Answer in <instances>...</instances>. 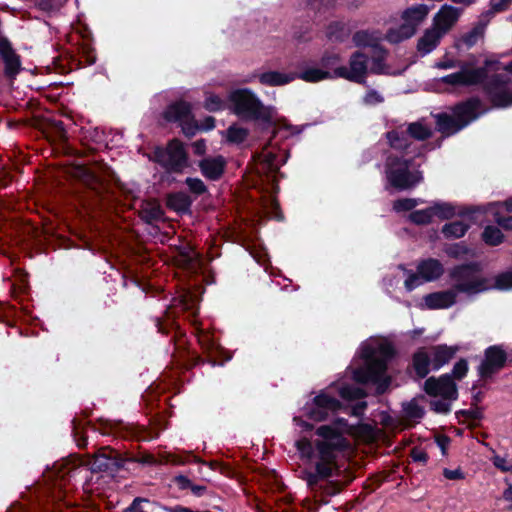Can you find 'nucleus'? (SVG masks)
Listing matches in <instances>:
<instances>
[{"mask_svg":"<svg viewBox=\"0 0 512 512\" xmlns=\"http://www.w3.org/2000/svg\"><path fill=\"white\" fill-rule=\"evenodd\" d=\"M479 64V57L476 55L459 61L450 59V68H459V71L450 73V86H483L489 79V74L500 69L501 63L494 58H485L483 63Z\"/></svg>","mask_w":512,"mask_h":512,"instance_id":"obj_1","label":"nucleus"},{"mask_svg":"<svg viewBox=\"0 0 512 512\" xmlns=\"http://www.w3.org/2000/svg\"><path fill=\"white\" fill-rule=\"evenodd\" d=\"M233 113L242 120L258 121L270 126L273 124L274 109L265 106L262 101L247 88L236 89L229 95Z\"/></svg>","mask_w":512,"mask_h":512,"instance_id":"obj_2","label":"nucleus"},{"mask_svg":"<svg viewBox=\"0 0 512 512\" xmlns=\"http://www.w3.org/2000/svg\"><path fill=\"white\" fill-rule=\"evenodd\" d=\"M450 278L456 281V290L468 296L488 292L489 276L483 274L479 261H470L450 269Z\"/></svg>","mask_w":512,"mask_h":512,"instance_id":"obj_3","label":"nucleus"},{"mask_svg":"<svg viewBox=\"0 0 512 512\" xmlns=\"http://www.w3.org/2000/svg\"><path fill=\"white\" fill-rule=\"evenodd\" d=\"M413 157L389 155L386 161V175L389 184L399 190H409L419 184L423 177L420 171H410Z\"/></svg>","mask_w":512,"mask_h":512,"instance_id":"obj_4","label":"nucleus"},{"mask_svg":"<svg viewBox=\"0 0 512 512\" xmlns=\"http://www.w3.org/2000/svg\"><path fill=\"white\" fill-rule=\"evenodd\" d=\"M150 160L169 174H181L189 166V155L184 144L177 138L168 141L166 147L156 146Z\"/></svg>","mask_w":512,"mask_h":512,"instance_id":"obj_5","label":"nucleus"},{"mask_svg":"<svg viewBox=\"0 0 512 512\" xmlns=\"http://www.w3.org/2000/svg\"><path fill=\"white\" fill-rule=\"evenodd\" d=\"M510 362L507 352L502 345H491L484 350V357L477 367V373L482 384L480 387L487 388L486 382L493 378L495 374L500 372ZM479 385L473 384L471 390L474 392Z\"/></svg>","mask_w":512,"mask_h":512,"instance_id":"obj_6","label":"nucleus"},{"mask_svg":"<svg viewBox=\"0 0 512 512\" xmlns=\"http://www.w3.org/2000/svg\"><path fill=\"white\" fill-rule=\"evenodd\" d=\"M479 97H470L450 108V136L479 118L486 110Z\"/></svg>","mask_w":512,"mask_h":512,"instance_id":"obj_7","label":"nucleus"},{"mask_svg":"<svg viewBox=\"0 0 512 512\" xmlns=\"http://www.w3.org/2000/svg\"><path fill=\"white\" fill-rule=\"evenodd\" d=\"M127 459L116 450L109 446L102 447L87 462L91 473H105L108 476L115 477L116 474L125 467Z\"/></svg>","mask_w":512,"mask_h":512,"instance_id":"obj_8","label":"nucleus"},{"mask_svg":"<svg viewBox=\"0 0 512 512\" xmlns=\"http://www.w3.org/2000/svg\"><path fill=\"white\" fill-rule=\"evenodd\" d=\"M492 73L482 87L483 93L495 108L512 106V90L508 88L510 79L497 72Z\"/></svg>","mask_w":512,"mask_h":512,"instance_id":"obj_9","label":"nucleus"},{"mask_svg":"<svg viewBox=\"0 0 512 512\" xmlns=\"http://www.w3.org/2000/svg\"><path fill=\"white\" fill-rule=\"evenodd\" d=\"M408 277L404 281V287L411 292L425 282H432L440 278L444 273L442 263L435 258L420 260L417 271H407Z\"/></svg>","mask_w":512,"mask_h":512,"instance_id":"obj_10","label":"nucleus"},{"mask_svg":"<svg viewBox=\"0 0 512 512\" xmlns=\"http://www.w3.org/2000/svg\"><path fill=\"white\" fill-rule=\"evenodd\" d=\"M448 30V3L441 6L439 12L434 18V27L425 31L419 38L417 51L421 55L432 52L440 42L441 37Z\"/></svg>","mask_w":512,"mask_h":512,"instance_id":"obj_11","label":"nucleus"},{"mask_svg":"<svg viewBox=\"0 0 512 512\" xmlns=\"http://www.w3.org/2000/svg\"><path fill=\"white\" fill-rule=\"evenodd\" d=\"M368 62L369 57L365 53L355 51L350 55L349 68L338 66L334 69V76L356 84L366 85Z\"/></svg>","mask_w":512,"mask_h":512,"instance_id":"obj_12","label":"nucleus"},{"mask_svg":"<svg viewBox=\"0 0 512 512\" xmlns=\"http://www.w3.org/2000/svg\"><path fill=\"white\" fill-rule=\"evenodd\" d=\"M342 407L343 404L337 398L322 391L313 398L311 405L305 406L304 410L307 418L321 422L325 421L331 413L341 410Z\"/></svg>","mask_w":512,"mask_h":512,"instance_id":"obj_13","label":"nucleus"},{"mask_svg":"<svg viewBox=\"0 0 512 512\" xmlns=\"http://www.w3.org/2000/svg\"><path fill=\"white\" fill-rule=\"evenodd\" d=\"M480 212V208L474 206L457 207L450 203V237L460 238L464 236L470 227L465 220L475 222L476 213Z\"/></svg>","mask_w":512,"mask_h":512,"instance_id":"obj_14","label":"nucleus"},{"mask_svg":"<svg viewBox=\"0 0 512 512\" xmlns=\"http://www.w3.org/2000/svg\"><path fill=\"white\" fill-rule=\"evenodd\" d=\"M385 137L389 146L394 150L402 152L404 157L410 156L414 158L423 155V145H416L412 140H410L406 130L403 129L402 126L386 132Z\"/></svg>","mask_w":512,"mask_h":512,"instance_id":"obj_15","label":"nucleus"},{"mask_svg":"<svg viewBox=\"0 0 512 512\" xmlns=\"http://www.w3.org/2000/svg\"><path fill=\"white\" fill-rule=\"evenodd\" d=\"M409 220L418 226L448 220V203L444 202L426 209L414 210L409 214Z\"/></svg>","mask_w":512,"mask_h":512,"instance_id":"obj_16","label":"nucleus"},{"mask_svg":"<svg viewBox=\"0 0 512 512\" xmlns=\"http://www.w3.org/2000/svg\"><path fill=\"white\" fill-rule=\"evenodd\" d=\"M227 161L224 156H208L198 162L201 174L210 181H218L225 173Z\"/></svg>","mask_w":512,"mask_h":512,"instance_id":"obj_17","label":"nucleus"},{"mask_svg":"<svg viewBox=\"0 0 512 512\" xmlns=\"http://www.w3.org/2000/svg\"><path fill=\"white\" fill-rule=\"evenodd\" d=\"M335 461L318 460L315 464V472L304 471L303 479L310 490H317L319 482L328 480L333 476Z\"/></svg>","mask_w":512,"mask_h":512,"instance_id":"obj_18","label":"nucleus"},{"mask_svg":"<svg viewBox=\"0 0 512 512\" xmlns=\"http://www.w3.org/2000/svg\"><path fill=\"white\" fill-rule=\"evenodd\" d=\"M171 363L179 371L189 370L204 363L203 358L194 351L182 347V344H175V351L172 354Z\"/></svg>","mask_w":512,"mask_h":512,"instance_id":"obj_19","label":"nucleus"},{"mask_svg":"<svg viewBox=\"0 0 512 512\" xmlns=\"http://www.w3.org/2000/svg\"><path fill=\"white\" fill-rule=\"evenodd\" d=\"M192 115V105L182 99L176 100L167 105L162 113V117L166 122L178 124H181Z\"/></svg>","mask_w":512,"mask_h":512,"instance_id":"obj_20","label":"nucleus"},{"mask_svg":"<svg viewBox=\"0 0 512 512\" xmlns=\"http://www.w3.org/2000/svg\"><path fill=\"white\" fill-rule=\"evenodd\" d=\"M166 207L178 215L192 214V197L184 191L170 192L166 195Z\"/></svg>","mask_w":512,"mask_h":512,"instance_id":"obj_21","label":"nucleus"},{"mask_svg":"<svg viewBox=\"0 0 512 512\" xmlns=\"http://www.w3.org/2000/svg\"><path fill=\"white\" fill-rule=\"evenodd\" d=\"M99 423V432L103 435H119L121 437H126L132 430L131 427H129L127 424H125L121 420H109V419H98ZM85 426L89 427L90 429L96 431L97 428L95 424H93L91 421H87L85 423Z\"/></svg>","mask_w":512,"mask_h":512,"instance_id":"obj_22","label":"nucleus"},{"mask_svg":"<svg viewBox=\"0 0 512 512\" xmlns=\"http://www.w3.org/2000/svg\"><path fill=\"white\" fill-rule=\"evenodd\" d=\"M486 23L479 21L477 22L468 32L462 34L459 38L454 41V47L457 50H468L475 46L480 38L484 36Z\"/></svg>","mask_w":512,"mask_h":512,"instance_id":"obj_23","label":"nucleus"},{"mask_svg":"<svg viewBox=\"0 0 512 512\" xmlns=\"http://www.w3.org/2000/svg\"><path fill=\"white\" fill-rule=\"evenodd\" d=\"M362 357L366 360L365 367L370 373L374 381H378L381 376L386 374L387 362L385 359L374 356V351L367 347L362 354Z\"/></svg>","mask_w":512,"mask_h":512,"instance_id":"obj_24","label":"nucleus"},{"mask_svg":"<svg viewBox=\"0 0 512 512\" xmlns=\"http://www.w3.org/2000/svg\"><path fill=\"white\" fill-rule=\"evenodd\" d=\"M351 34L349 25L344 21H331L325 30L328 41L332 43H343Z\"/></svg>","mask_w":512,"mask_h":512,"instance_id":"obj_25","label":"nucleus"},{"mask_svg":"<svg viewBox=\"0 0 512 512\" xmlns=\"http://www.w3.org/2000/svg\"><path fill=\"white\" fill-rule=\"evenodd\" d=\"M424 391L432 397L448 398V373L442 374L439 379L429 377L424 383Z\"/></svg>","mask_w":512,"mask_h":512,"instance_id":"obj_26","label":"nucleus"},{"mask_svg":"<svg viewBox=\"0 0 512 512\" xmlns=\"http://www.w3.org/2000/svg\"><path fill=\"white\" fill-rule=\"evenodd\" d=\"M431 359L424 347L419 348L412 356V366L419 378H425L430 371Z\"/></svg>","mask_w":512,"mask_h":512,"instance_id":"obj_27","label":"nucleus"},{"mask_svg":"<svg viewBox=\"0 0 512 512\" xmlns=\"http://www.w3.org/2000/svg\"><path fill=\"white\" fill-rule=\"evenodd\" d=\"M316 434L322 437V441L324 442L348 445L347 439L343 435V431L332 424L321 425L317 428Z\"/></svg>","mask_w":512,"mask_h":512,"instance_id":"obj_28","label":"nucleus"},{"mask_svg":"<svg viewBox=\"0 0 512 512\" xmlns=\"http://www.w3.org/2000/svg\"><path fill=\"white\" fill-rule=\"evenodd\" d=\"M295 79L293 73H282L279 71H268L260 74L259 82L266 86H282Z\"/></svg>","mask_w":512,"mask_h":512,"instance_id":"obj_29","label":"nucleus"},{"mask_svg":"<svg viewBox=\"0 0 512 512\" xmlns=\"http://www.w3.org/2000/svg\"><path fill=\"white\" fill-rule=\"evenodd\" d=\"M263 160L260 164L262 171L267 174V177H274L278 173L280 167L285 163V159L280 158L278 154L273 151H266L263 155Z\"/></svg>","mask_w":512,"mask_h":512,"instance_id":"obj_30","label":"nucleus"},{"mask_svg":"<svg viewBox=\"0 0 512 512\" xmlns=\"http://www.w3.org/2000/svg\"><path fill=\"white\" fill-rule=\"evenodd\" d=\"M417 30V26L410 21H404L397 29H390L387 33V39L391 43H399L411 38Z\"/></svg>","mask_w":512,"mask_h":512,"instance_id":"obj_31","label":"nucleus"},{"mask_svg":"<svg viewBox=\"0 0 512 512\" xmlns=\"http://www.w3.org/2000/svg\"><path fill=\"white\" fill-rule=\"evenodd\" d=\"M293 76H295V79L298 78L309 83H317L325 79L336 78L334 76V72L331 73L329 71L315 67L307 68L300 73H294Z\"/></svg>","mask_w":512,"mask_h":512,"instance_id":"obj_32","label":"nucleus"},{"mask_svg":"<svg viewBox=\"0 0 512 512\" xmlns=\"http://www.w3.org/2000/svg\"><path fill=\"white\" fill-rule=\"evenodd\" d=\"M352 40L356 47H373L378 51H383V47L377 43L378 37L375 36L374 32H370L369 30L356 31Z\"/></svg>","mask_w":512,"mask_h":512,"instance_id":"obj_33","label":"nucleus"},{"mask_svg":"<svg viewBox=\"0 0 512 512\" xmlns=\"http://www.w3.org/2000/svg\"><path fill=\"white\" fill-rule=\"evenodd\" d=\"M172 462L174 464H178V465H184V464L190 463V462L200 463V464L209 466V468L212 470H219L223 474L229 470V468L226 464L220 463L218 461L207 462V461L201 460L200 458L194 456L192 453H189L184 457L176 456L172 460Z\"/></svg>","mask_w":512,"mask_h":512,"instance_id":"obj_34","label":"nucleus"},{"mask_svg":"<svg viewBox=\"0 0 512 512\" xmlns=\"http://www.w3.org/2000/svg\"><path fill=\"white\" fill-rule=\"evenodd\" d=\"M429 12V7L425 4H417L405 9L402 13L403 21H410L418 25L426 18Z\"/></svg>","mask_w":512,"mask_h":512,"instance_id":"obj_35","label":"nucleus"},{"mask_svg":"<svg viewBox=\"0 0 512 512\" xmlns=\"http://www.w3.org/2000/svg\"><path fill=\"white\" fill-rule=\"evenodd\" d=\"M347 447V445L344 444H335L330 442H324V441H317L316 442V448L319 455V460H325V461H335L336 451H342Z\"/></svg>","mask_w":512,"mask_h":512,"instance_id":"obj_36","label":"nucleus"},{"mask_svg":"<svg viewBox=\"0 0 512 512\" xmlns=\"http://www.w3.org/2000/svg\"><path fill=\"white\" fill-rule=\"evenodd\" d=\"M489 291H507L512 289V271H504L495 276H489Z\"/></svg>","mask_w":512,"mask_h":512,"instance_id":"obj_37","label":"nucleus"},{"mask_svg":"<svg viewBox=\"0 0 512 512\" xmlns=\"http://www.w3.org/2000/svg\"><path fill=\"white\" fill-rule=\"evenodd\" d=\"M410 140L425 141L432 136V130L421 121L409 123L405 128Z\"/></svg>","mask_w":512,"mask_h":512,"instance_id":"obj_38","label":"nucleus"},{"mask_svg":"<svg viewBox=\"0 0 512 512\" xmlns=\"http://www.w3.org/2000/svg\"><path fill=\"white\" fill-rule=\"evenodd\" d=\"M139 216L146 224H153L163 219L164 210L159 204H148L140 210Z\"/></svg>","mask_w":512,"mask_h":512,"instance_id":"obj_39","label":"nucleus"},{"mask_svg":"<svg viewBox=\"0 0 512 512\" xmlns=\"http://www.w3.org/2000/svg\"><path fill=\"white\" fill-rule=\"evenodd\" d=\"M425 305L429 309L448 307V290L427 294L424 297Z\"/></svg>","mask_w":512,"mask_h":512,"instance_id":"obj_40","label":"nucleus"},{"mask_svg":"<svg viewBox=\"0 0 512 512\" xmlns=\"http://www.w3.org/2000/svg\"><path fill=\"white\" fill-rule=\"evenodd\" d=\"M156 506L155 501L144 497H136L122 512H153Z\"/></svg>","mask_w":512,"mask_h":512,"instance_id":"obj_41","label":"nucleus"},{"mask_svg":"<svg viewBox=\"0 0 512 512\" xmlns=\"http://www.w3.org/2000/svg\"><path fill=\"white\" fill-rule=\"evenodd\" d=\"M482 240L489 246H498L504 241V234L500 228L488 225L482 232Z\"/></svg>","mask_w":512,"mask_h":512,"instance_id":"obj_42","label":"nucleus"},{"mask_svg":"<svg viewBox=\"0 0 512 512\" xmlns=\"http://www.w3.org/2000/svg\"><path fill=\"white\" fill-rule=\"evenodd\" d=\"M342 483L338 481L324 480L319 482L317 490H312L315 493H319L323 497H332L339 494L343 490Z\"/></svg>","mask_w":512,"mask_h":512,"instance_id":"obj_43","label":"nucleus"},{"mask_svg":"<svg viewBox=\"0 0 512 512\" xmlns=\"http://www.w3.org/2000/svg\"><path fill=\"white\" fill-rule=\"evenodd\" d=\"M72 435L80 449L86 448L88 439L85 433V426L82 425L81 421L74 417L71 421Z\"/></svg>","mask_w":512,"mask_h":512,"instance_id":"obj_44","label":"nucleus"},{"mask_svg":"<svg viewBox=\"0 0 512 512\" xmlns=\"http://www.w3.org/2000/svg\"><path fill=\"white\" fill-rule=\"evenodd\" d=\"M404 416L409 420H420L424 417L425 411L415 399L403 404Z\"/></svg>","mask_w":512,"mask_h":512,"instance_id":"obj_45","label":"nucleus"},{"mask_svg":"<svg viewBox=\"0 0 512 512\" xmlns=\"http://www.w3.org/2000/svg\"><path fill=\"white\" fill-rule=\"evenodd\" d=\"M199 342L205 353L208 354L207 362L215 366L217 364V360L212 356L213 352L221 353L222 348L217 345L209 336L205 335L199 339Z\"/></svg>","mask_w":512,"mask_h":512,"instance_id":"obj_46","label":"nucleus"},{"mask_svg":"<svg viewBox=\"0 0 512 512\" xmlns=\"http://www.w3.org/2000/svg\"><path fill=\"white\" fill-rule=\"evenodd\" d=\"M203 108L209 112H218L225 108V102L216 94L206 93Z\"/></svg>","mask_w":512,"mask_h":512,"instance_id":"obj_47","label":"nucleus"},{"mask_svg":"<svg viewBox=\"0 0 512 512\" xmlns=\"http://www.w3.org/2000/svg\"><path fill=\"white\" fill-rule=\"evenodd\" d=\"M155 326L157 327L159 333L163 335H169V333L175 329L176 322L170 317L168 310H166L164 318H155Z\"/></svg>","mask_w":512,"mask_h":512,"instance_id":"obj_48","label":"nucleus"},{"mask_svg":"<svg viewBox=\"0 0 512 512\" xmlns=\"http://www.w3.org/2000/svg\"><path fill=\"white\" fill-rule=\"evenodd\" d=\"M3 62L5 65L4 72L7 77H14L20 72L21 60L18 54L4 59Z\"/></svg>","mask_w":512,"mask_h":512,"instance_id":"obj_49","label":"nucleus"},{"mask_svg":"<svg viewBox=\"0 0 512 512\" xmlns=\"http://www.w3.org/2000/svg\"><path fill=\"white\" fill-rule=\"evenodd\" d=\"M181 127L182 133L185 137L191 139L196 135V133L200 130L199 123L195 119L194 114L190 116L187 120L183 121L179 124Z\"/></svg>","mask_w":512,"mask_h":512,"instance_id":"obj_50","label":"nucleus"},{"mask_svg":"<svg viewBox=\"0 0 512 512\" xmlns=\"http://www.w3.org/2000/svg\"><path fill=\"white\" fill-rule=\"evenodd\" d=\"M185 184L189 191L196 196H200L208 192L207 186L200 178L187 177L185 179Z\"/></svg>","mask_w":512,"mask_h":512,"instance_id":"obj_51","label":"nucleus"},{"mask_svg":"<svg viewBox=\"0 0 512 512\" xmlns=\"http://www.w3.org/2000/svg\"><path fill=\"white\" fill-rule=\"evenodd\" d=\"M248 132L246 129L236 126H230L227 129V140L230 143H242L246 140Z\"/></svg>","mask_w":512,"mask_h":512,"instance_id":"obj_52","label":"nucleus"},{"mask_svg":"<svg viewBox=\"0 0 512 512\" xmlns=\"http://www.w3.org/2000/svg\"><path fill=\"white\" fill-rule=\"evenodd\" d=\"M511 3L512 0H490V8L483 15L486 17H493L497 13L505 12L508 10Z\"/></svg>","mask_w":512,"mask_h":512,"instance_id":"obj_53","label":"nucleus"},{"mask_svg":"<svg viewBox=\"0 0 512 512\" xmlns=\"http://www.w3.org/2000/svg\"><path fill=\"white\" fill-rule=\"evenodd\" d=\"M336 1L337 0H307V5L317 13H325L335 8Z\"/></svg>","mask_w":512,"mask_h":512,"instance_id":"obj_54","label":"nucleus"},{"mask_svg":"<svg viewBox=\"0 0 512 512\" xmlns=\"http://www.w3.org/2000/svg\"><path fill=\"white\" fill-rule=\"evenodd\" d=\"M341 62V56L335 52L325 51L320 59V65L326 69H335L336 66Z\"/></svg>","mask_w":512,"mask_h":512,"instance_id":"obj_55","label":"nucleus"},{"mask_svg":"<svg viewBox=\"0 0 512 512\" xmlns=\"http://www.w3.org/2000/svg\"><path fill=\"white\" fill-rule=\"evenodd\" d=\"M468 361L464 358L459 359L453 366V369L450 373V379L452 380H461L463 379L468 372Z\"/></svg>","mask_w":512,"mask_h":512,"instance_id":"obj_56","label":"nucleus"},{"mask_svg":"<svg viewBox=\"0 0 512 512\" xmlns=\"http://www.w3.org/2000/svg\"><path fill=\"white\" fill-rule=\"evenodd\" d=\"M380 53L377 54L372 58V65L370 68V72L373 74H383L385 72L386 64H385V55L386 50L383 48V51H379Z\"/></svg>","mask_w":512,"mask_h":512,"instance_id":"obj_57","label":"nucleus"},{"mask_svg":"<svg viewBox=\"0 0 512 512\" xmlns=\"http://www.w3.org/2000/svg\"><path fill=\"white\" fill-rule=\"evenodd\" d=\"M433 368L439 369L444 364L448 363V346L441 345L437 348L433 357Z\"/></svg>","mask_w":512,"mask_h":512,"instance_id":"obj_58","label":"nucleus"},{"mask_svg":"<svg viewBox=\"0 0 512 512\" xmlns=\"http://www.w3.org/2000/svg\"><path fill=\"white\" fill-rule=\"evenodd\" d=\"M436 130L442 134L440 142L437 143V146L440 147L442 140L448 136V112L437 115Z\"/></svg>","mask_w":512,"mask_h":512,"instance_id":"obj_59","label":"nucleus"},{"mask_svg":"<svg viewBox=\"0 0 512 512\" xmlns=\"http://www.w3.org/2000/svg\"><path fill=\"white\" fill-rule=\"evenodd\" d=\"M418 205V200L413 198L397 199L393 203V209L396 212L411 211Z\"/></svg>","mask_w":512,"mask_h":512,"instance_id":"obj_60","label":"nucleus"},{"mask_svg":"<svg viewBox=\"0 0 512 512\" xmlns=\"http://www.w3.org/2000/svg\"><path fill=\"white\" fill-rule=\"evenodd\" d=\"M172 484L180 491L190 490L192 480L188 474H178L171 479Z\"/></svg>","mask_w":512,"mask_h":512,"instance_id":"obj_61","label":"nucleus"},{"mask_svg":"<svg viewBox=\"0 0 512 512\" xmlns=\"http://www.w3.org/2000/svg\"><path fill=\"white\" fill-rule=\"evenodd\" d=\"M340 395L344 399L356 400L365 396L362 389L356 387H343L340 390Z\"/></svg>","mask_w":512,"mask_h":512,"instance_id":"obj_62","label":"nucleus"},{"mask_svg":"<svg viewBox=\"0 0 512 512\" xmlns=\"http://www.w3.org/2000/svg\"><path fill=\"white\" fill-rule=\"evenodd\" d=\"M353 378L357 383L363 384V385H366L369 383L372 384V381H374L365 366L361 367V368H357L353 373Z\"/></svg>","mask_w":512,"mask_h":512,"instance_id":"obj_63","label":"nucleus"},{"mask_svg":"<svg viewBox=\"0 0 512 512\" xmlns=\"http://www.w3.org/2000/svg\"><path fill=\"white\" fill-rule=\"evenodd\" d=\"M16 54L17 53L13 49L11 42L5 37H0V56L2 59L4 60Z\"/></svg>","mask_w":512,"mask_h":512,"instance_id":"obj_64","label":"nucleus"}]
</instances>
